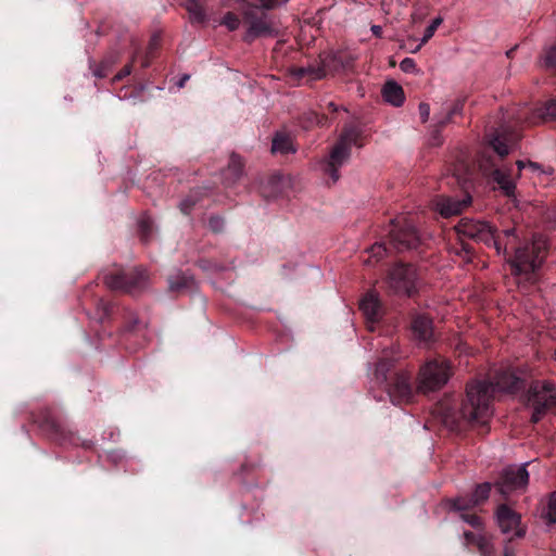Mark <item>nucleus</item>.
Wrapping results in <instances>:
<instances>
[{
    "label": "nucleus",
    "instance_id": "9d476101",
    "mask_svg": "<svg viewBox=\"0 0 556 556\" xmlns=\"http://www.w3.org/2000/svg\"><path fill=\"white\" fill-rule=\"evenodd\" d=\"M384 283L390 294L414 298L419 285L417 268L410 263H397L389 269Z\"/></svg>",
    "mask_w": 556,
    "mask_h": 556
},
{
    "label": "nucleus",
    "instance_id": "e433bc0d",
    "mask_svg": "<svg viewBox=\"0 0 556 556\" xmlns=\"http://www.w3.org/2000/svg\"><path fill=\"white\" fill-rule=\"evenodd\" d=\"M477 548L481 556H494L495 554V548L490 539L486 536L485 539L479 540V546Z\"/></svg>",
    "mask_w": 556,
    "mask_h": 556
},
{
    "label": "nucleus",
    "instance_id": "a878e982",
    "mask_svg": "<svg viewBox=\"0 0 556 556\" xmlns=\"http://www.w3.org/2000/svg\"><path fill=\"white\" fill-rule=\"evenodd\" d=\"M287 185L286 177L282 174L275 173L270 175L268 178V186L270 187V191L265 193V197H278L283 192V189Z\"/></svg>",
    "mask_w": 556,
    "mask_h": 556
},
{
    "label": "nucleus",
    "instance_id": "393cba45",
    "mask_svg": "<svg viewBox=\"0 0 556 556\" xmlns=\"http://www.w3.org/2000/svg\"><path fill=\"white\" fill-rule=\"evenodd\" d=\"M448 505L452 510L460 513L468 511L478 506L471 494L448 500Z\"/></svg>",
    "mask_w": 556,
    "mask_h": 556
},
{
    "label": "nucleus",
    "instance_id": "423d86ee",
    "mask_svg": "<svg viewBox=\"0 0 556 556\" xmlns=\"http://www.w3.org/2000/svg\"><path fill=\"white\" fill-rule=\"evenodd\" d=\"M247 3L244 9L243 23L247 25V31L243 36V40L248 43L253 42L255 39L261 37H275L278 35V30L275 27L268 15L262 11L273 10L282 4H286L289 0H243Z\"/></svg>",
    "mask_w": 556,
    "mask_h": 556
},
{
    "label": "nucleus",
    "instance_id": "7ed1b4c3",
    "mask_svg": "<svg viewBox=\"0 0 556 556\" xmlns=\"http://www.w3.org/2000/svg\"><path fill=\"white\" fill-rule=\"evenodd\" d=\"M422 245L424 242L414 220L410 217L400 216L391 220L388 242L375 243L369 252L379 261L392 252L417 251L421 253Z\"/></svg>",
    "mask_w": 556,
    "mask_h": 556
},
{
    "label": "nucleus",
    "instance_id": "052dcab7",
    "mask_svg": "<svg viewBox=\"0 0 556 556\" xmlns=\"http://www.w3.org/2000/svg\"><path fill=\"white\" fill-rule=\"evenodd\" d=\"M225 267L215 265L216 270H224Z\"/></svg>",
    "mask_w": 556,
    "mask_h": 556
},
{
    "label": "nucleus",
    "instance_id": "2f4dec72",
    "mask_svg": "<svg viewBox=\"0 0 556 556\" xmlns=\"http://www.w3.org/2000/svg\"><path fill=\"white\" fill-rule=\"evenodd\" d=\"M542 65L552 72H556V45L545 50L542 56Z\"/></svg>",
    "mask_w": 556,
    "mask_h": 556
},
{
    "label": "nucleus",
    "instance_id": "ddd939ff",
    "mask_svg": "<svg viewBox=\"0 0 556 556\" xmlns=\"http://www.w3.org/2000/svg\"><path fill=\"white\" fill-rule=\"evenodd\" d=\"M455 230L462 237L483 242L488 247L493 245L500 251V242L495 236V229L486 222L462 218L455 226Z\"/></svg>",
    "mask_w": 556,
    "mask_h": 556
},
{
    "label": "nucleus",
    "instance_id": "72a5a7b5",
    "mask_svg": "<svg viewBox=\"0 0 556 556\" xmlns=\"http://www.w3.org/2000/svg\"><path fill=\"white\" fill-rule=\"evenodd\" d=\"M220 24L226 26L228 28V30L233 31V30H237L239 28L240 20H239V17L235 13L227 12L224 15Z\"/></svg>",
    "mask_w": 556,
    "mask_h": 556
},
{
    "label": "nucleus",
    "instance_id": "f3484780",
    "mask_svg": "<svg viewBox=\"0 0 556 556\" xmlns=\"http://www.w3.org/2000/svg\"><path fill=\"white\" fill-rule=\"evenodd\" d=\"M410 327L419 342L428 344L434 340L433 321L429 316L419 313L414 314Z\"/></svg>",
    "mask_w": 556,
    "mask_h": 556
},
{
    "label": "nucleus",
    "instance_id": "4468645a",
    "mask_svg": "<svg viewBox=\"0 0 556 556\" xmlns=\"http://www.w3.org/2000/svg\"><path fill=\"white\" fill-rule=\"evenodd\" d=\"M354 59L342 51L330 53L321 60L320 66L313 70V78L321 79L328 74L345 73L353 67Z\"/></svg>",
    "mask_w": 556,
    "mask_h": 556
},
{
    "label": "nucleus",
    "instance_id": "473e14b6",
    "mask_svg": "<svg viewBox=\"0 0 556 556\" xmlns=\"http://www.w3.org/2000/svg\"><path fill=\"white\" fill-rule=\"evenodd\" d=\"M460 518L463 521L468 523L475 529H482L483 528V520L480 516L477 514H470L468 511L460 513Z\"/></svg>",
    "mask_w": 556,
    "mask_h": 556
},
{
    "label": "nucleus",
    "instance_id": "13d9d810",
    "mask_svg": "<svg viewBox=\"0 0 556 556\" xmlns=\"http://www.w3.org/2000/svg\"><path fill=\"white\" fill-rule=\"evenodd\" d=\"M515 232H516V230L514 228L505 230L506 237H510V236L516 237Z\"/></svg>",
    "mask_w": 556,
    "mask_h": 556
},
{
    "label": "nucleus",
    "instance_id": "680f3d73",
    "mask_svg": "<svg viewBox=\"0 0 556 556\" xmlns=\"http://www.w3.org/2000/svg\"><path fill=\"white\" fill-rule=\"evenodd\" d=\"M528 165H529L530 167H533V168H535V167H536V164H534V163H532V162H529V163H528Z\"/></svg>",
    "mask_w": 556,
    "mask_h": 556
},
{
    "label": "nucleus",
    "instance_id": "3c124183",
    "mask_svg": "<svg viewBox=\"0 0 556 556\" xmlns=\"http://www.w3.org/2000/svg\"><path fill=\"white\" fill-rule=\"evenodd\" d=\"M371 31L372 34L376 36V37H381L382 36V27L379 26V25H372L371 26Z\"/></svg>",
    "mask_w": 556,
    "mask_h": 556
},
{
    "label": "nucleus",
    "instance_id": "f03ea898",
    "mask_svg": "<svg viewBox=\"0 0 556 556\" xmlns=\"http://www.w3.org/2000/svg\"><path fill=\"white\" fill-rule=\"evenodd\" d=\"M526 388V381L509 370L496 374L495 381L473 380L467 383L465 397L459 403L454 395L440 400L433 414L442 424L459 430L462 422L485 428L492 415V401L497 392L517 393Z\"/></svg>",
    "mask_w": 556,
    "mask_h": 556
},
{
    "label": "nucleus",
    "instance_id": "4d7b16f0",
    "mask_svg": "<svg viewBox=\"0 0 556 556\" xmlns=\"http://www.w3.org/2000/svg\"><path fill=\"white\" fill-rule=\"evenodd\" d=\"M516 50H517V46H516V47H514V48H511V49H509V50L506 52L507 58H509V59H510V58H513V56H514V54H515V52H516Z\"/></svg>",
    "mask_w": 556,
    "mask_h": 556
},
{
    "label": "nucleus",
    "instance_id": "6e6d98bb",
    "mask_svg": "<svg viewBox=\"0 0 556 556\" xmlns=\"http://www.w3.org/2000/svg\"><path fill=\"white\" fill-rule=\"evenodd\" d=\"M188 79H189V75H184V76L180 78V80H179V83H178V86H179L180 88H181V87H184V86H185V84H186V81H187Z\"/></svg>",
    "mask_w": 556,
    "mask_h": 556
},
{
    "label": "nucleus",
    "instance_id": "aec40b11",
    "mask_svg": "<svg viewBox=\"0 0 556 556\" xmlns=\"http://www.w3.org/2000/svg\"><path fill=\"white\" fill-rule=\"evenodd\" d=\"M329 119H330L329 116L326 115L325 113L318 114L314 111H308V112H304L299 117V125L303 129L308 130V129L314 128L315 126H320V127L327 126L329 123Z\"/></svg>",
    "mask_w": 556,
    "mask_h": 556
},
{
    "label": "nucleus",
    "instance_id": "b1692460",
    "mask_svg": "<svg viewBox=\"0 0 556 556\" xmlns=\"http://www.w3.org/2000/svg\"><path fill=\"white\" fill-rule=\"evenodd\" d=\"M193 278L182 273H177L168 278V286L172 291H181L192 286Z\"/></svg>",
    "mask_w": 556,
    "mask_h": 556
},
{
    "label": "nucleus",
    "instance_id": "ea45409f",
    "mask_svg": "<svg viewBox=\"0 0 556 556\" xmlns=\"http://www.w3.org/2000/svg\"><path fill=\"white\" fill-rule=\"evenodd\" d=\"M443 128L444 127H440L439 121H438L433 130L431 131L430 141H429L431 146L439 147L442 144L443 140H442L441 131Z\"/></svg>",
    "mask_w": 556,
    "mask_h": 556
},
{
    "label": "nucleus",
    "instance_id": "39448f33",
    "mask_svg": "<svg viewBox=\"0 0 556 556\" xmlns=\"http://www.w3.org/2000/svg\"><path fill=\"white\" fill-rule=\"evenodd\" d=\"M547 255V243L542 236H533L530 242L516 248L509 264L511 275L519 280L533 285L536 282V271Z\"/></svg>",
    "mask_w": 556,
    "mask_h": 556
},
{
    "label": "nucleus",
    "instance_id": "09e8293b",
    "mask_svg": "<svg viewBox=\"0 0 556 556\" xmlns=\"http://www.w3.org/2000/svg\"><path fill=\"white\" fill-rule=\"evenodd\" d=\"M153 59H154V56H153V55H151V54H149V53H147V52H146V54L143 55V58H142V60H141V66H142L143 68L149 67V66L151 65V62H152V60H153Z\"/></svg>",
    "mask_w": 556,
    "mask_h": 556
},
{
    "label": "nucleus",
    "instance_id": "a211bd4d",
    "mask_svg": "<svg viewBox=\"0 0 556 556\" xmlns=\"http://www.w3.org/2000/svg\"><path fill=\"white\" fill-rule=\"evenodd\" d=\"M359 308L366 318L371 323L378 321L381 317V303L379 299L372 293H367L359 303Z\"/></svg>",
    "mask_w": 556,
    "mask_h": 556
},
{
    "label": "nucleus",
    "instance_id": "6ab92c4d",
    "mask_svg": "<svg viewBox=\"0 0 556 556\" xmlns=\"http://www.w3.org/2000/svg\"><path fill=\"white\" fill-rule=\"evenodd\" d=\"M383 100L393 106H401L404 103V90L400 84L389 80L382 87Z\"/></svg>",
    "mask_w": 556,
    "mask_h": 556
},
{
    "label": "nucleus",
    "instance_id": "7c9ffc66",
    "mask_svg": "<svg viewBox=\"0 0 556 556\" xmlns=\"http://www.w3.org/2000/svg\"><path fill=\"white\" fill-rule=\"evenodd\" d=\"M200 190L197 189V190H192L190 192V194H188L180 203H179V208L181 211V213L188 215L192 208L194 207V205L197 204V202L199 201L200 199Z\"/></svg>",
    "mask_w": 556,
    "mask_h": 556
},
{
    "label": "nucleus",
    "instance_id": "37998d69",
    "mask_svg": "<svg viewBox=\"0 0 556 556\" xmlns=\"http://www.w3.org/2000/svg\"><path fill=\"white\" fill-rule=\"evenodd\" d=\"M98 307L102 311L101 319L109 318L113 313V304L104 300H100Z\"/></svg>",
    "mask_w": 556,
    "mask_h": 556
},
{
    "label": "nucleus",
    "instance_id": "603ef678",
    "mask_svg": "<svg viewBox=\"0 0 556 556\" xmlns=\"http://www.w3.org/2000/svg\"><path fill=\"white\" fill-rule=\"evenodd\" d=\"M516 165H517V173H516V176H519V175H520L521 169L526 167V163H525L523 161H517V162H516Z\"/></svg>",
    "mask_w": 556,
    "mask_h": 556
},
{
    "label": "nucleus",
    "instance_id": "de8ad7c7",
    "mask_svg": "<svg viewBox=\"0 0 556 556\" xmlns=\"http://www.w3.org/2000/svg\"><path fill=\"white\" fill-rule=\"evenodd\" d=\"M157 48H159V39L156 37H152L149 42L147 53L155 56V51L157 50Z\"/></svg>",
    "mask_w": 556,
    "mask_h": 556
},
{
    "label": "nucleus",
    "instance_id": "bb28decb",
    "mask_svg": "<svg viewBox=\"0 0 556 556\" xmlns=\"http://www.w3.org/2000/svg\"><path fill=\"white\" fill-rule=\"evenodd\" d=\"M541 516L547 525L556 522V491L549 494L547 505L543 507Z\"/></svg>",
    "mask_w": 556,
    "mask_h": 556
},
{
    "label": "nucleus",
    "instance_id": "a19ab883",
    "mask_svg": "<svg viewBox=\"0 0 556 556\" xmlns=\"http://www.w3.org/2000/svg\"><path fill=\"white\" fill-rule=\"evenodd\" d=\"M400 68L404 72V73H414L417 71V64L415 62L414 59L412 58H405L404 60H402V62L400 63Z\"/></svg>",
    "mask_w": 556,
    "mask_h": 556
},
{
    "label": "nucleus",
    "instance_id": "0eeeda50",
    "mask_svg": "<svg viewBox=\"0 0 556 556\" xmlns=\"http://www.w3.org/2000/svg\"><path fill=\"white\" fill-rule=\"evenodd\" d=\"M364 130L358 122H351L343 126L341 134L330 151L329 159L324 163L323 169L332 182L340 178L339 169L351 156L352 146H364Z\"/></svg>",
    "mask_w": 556,
    "mask_h": 556
},
{
    "label": "nucleus",
    "instance_id": "4c0bfd02",
    "mask_svg": "<svg viewBox=\"0 0 556 556\" xmlns=\"http://www.w3.org/2000/svg\"><path fill=\"white\" fill-rule=\"evenodd\" d=\"M443 20L442 17H435L429 26L425 29L424 37H422V43H426L435 33L438 27L442 24Z\"/></svg>",
    "mask_w": 556,
    "mask_h": 556
},
{
    "label": "nucleus",
    "instance_id": "2eb2a0df",
    "mask_svg": "<svg viewBox=\"0 0 556 556\" xmlns=\"http://www.w3.org/2000/svg\"><path fill=\"white\" fill-rule=\"evenodd\" d=\"M526 466L527 464L519 467L510 466L502 471L498 490L503 495L527 486L529 482V473Z\"/></svg>",
    "mask_w": 556,
    "mask_h": 556
},
{
    "label": "nucleus",
    "instance_id": "f704fd0d",
    "mask_svg": "<svg viewBox=\"0 0 556 556\" xmlns=\"http://www.w3.org/2000/svg\"><path fill=\"white\" fill-rule=\"evenodd\" d=\"M540 116L544 121L556 118V99L545 103V105L541 109Z\"/></svg>",
    "mask_w": 556,
    "mask_h": 556
},
{
    "label": "nucleus",
    "instance_id": "cd10ccee",
    "mask_svg": "<svg viewBox=\"0 0 556 556\" xmlns=\"http://www.w3.org/2000/svg\"><path fill=\"white\" fill-rule=\"evenodd\" d=\"M139 236L143 243H148L153 232V220L143 215L138 222Z\"/></svg>",
    "mask_w": 556,
    "mask_h": 556
},
{
    "label": "nucleus",
    "instance_id": "6e6552de",
    "mask_svg": "<svg viewBox=\"0 0 556 556\" xmlns=\"http://www.w3.org/2000/svg\"><path fill=\"white\" fill-rule=\"evenodd\" d=\"M33 421L50 441L59 445L81 446L86 450L93 447L92 441L83 440L70 430L64 419L51 408H42L34 414Z\"/></svg>",
    "mask_w": 556,
    "mask_h": 556
},
{
    "label": "nucleus",
    "instance_id": "20e7f679",
    "mask_svg": "<svg viewBox=\"0 0 556 556\" xmlns=\"http://www.w3.org/2000/svg\"><path fill=\"white\" fill-rule=\"evenodd\" d=\"M394 362L395 358L384 351L374 375L376 382L383 387L391 402L401 405L408 403L414 396L412 376L405 370H393Z\"/></svg>",
    "mask_w": 556,
    "mask_h": 556
},
{
    "label": "nucleus",
    "instance_id": "a18cd8bd",
    "mask_svg": "<svg viewBox=\"0 0 556 556\" xmlns=\"http://www.w3.org/2000/svg\"><path fill=\"white\" fill-rule=\"evenodd\" d=\"M418 109H419V115H420L421 122L426 123L428 121V118H429V115H430V106H429V104L421 102L419 104Z\"/></svg>",
    "mask_w": 556,
    "mask_h": 556
},
{
    "label": "nucleus",
    "instance_id": "49530a36",
    "mask_svg": "<svg viewBox=\"0 0 556 556\" xmlns=\"http://www.w3.org/2000/svg\"><path fill=\"white\" fill-rule=\"evenodd\" d=\"M132 65L126 64L114 77V80H122L126 76L130 75Z\"/></svg>",
    "mask_w": 556,
    "mask_h": 556
},
{
    "label": "nucleus",
    "instance_id": "dca6fc26",
    "mask_svg": "<svg viewBox=\"0 0 556 556\" xmlns=\"http://www.w3.org/2000/svg\"><path fill=\"white\" fill-rule=\"evenodd\" d=\"M497 525L503 533L514 532L513 538H523L526 530L520 527L521 516L506 504H501L495 510Z\"/></svg>",
    "mask_w": 556,
    "mask_h": 556
},
{
    "label": "nucleus",
    "instance_id": "c85d7f7f",
    "mask_svg": "<svg viewBox=\"0 0 556 556\" xmlns=\"http://www.w3.org/2000/svg\"><path fill=\"white\" fill-rule=\"evenodd\" d=\"M465 99H457L446 112V115L439 119L440 127H445L450 124L455 115L463 112Z\"/></svg>",
    "mask_w": 556,
    "mask_h": 556
},
{
    "label": "nucleus",
    "instance_id": "412c9836",
    "mask_svg": "<svg viewBox=\"0 0 556 556\" xmlns=\"http://www.w3.org/2000/svg\"><path fill=\"white\" fill-rule=\"evenodd\" d=\"M271 152L280 154H289L295 152L292 138L285 132H277L273 139Z\"/></svg>",
    "mask_w": 556,
    "mask_h": 556
},
{
    "label": "nucleus",
    "instance_id": "58836bf2",
    "mask_svg": "<svg viewBox=\"0 0 556 556\" xmlns=\"http://www.w3.org/2000/svg\"><path fill=\"white\" fill-rule=\"evenodd\" d=\"M224 225H225L224 218H222L218 215H213L208 218L207 226H208L210 230H212L215 233L222 232L224 229Z\"/></svg>",
    "mask_w": 556,
    "mask_h": 556
},
{
    "label": "nucleus",
    "instance_id": "1a4fd4ad",
    "mask_svg": "<svg viewBox=\"0 0 556 556\" xmlns=\"http://www.w3.org/2000/svg\"><path fill=\"white\" fill-rule=\"evenodd\" d=\"M526 404L532 409V424H538L547 414L556 413V384L548 380L532 381L526 394Z\"/></svg>",
    "mask_w": 556,
    "mask_h": 556
},
{
    "label": "nucleus",
    "instance_id": "4be33fe9",
    "mask_svg": "<svg viewBox=\"0 0 556 556\" xmlns=\"http://www.w3.org/2000/svg\"><path fill=\"white\" fill-rule=\"evenodd\" d=\"M184 7L189 13L191 23L204 24L207 21L205 8L200 0H186Z\"/></svg>",
    "mask_w": 556,
    "mask_h": 556
},
{
    "label": "nucleus",
    "instance_id": "5fc2aeb1",
    "mask_svg": "<svg viewBox=\"0 0 556 556\" xmlns=\"http://www.w3.org/2000/svg\"><path fill=\"white\" fill-rule=\"evenodd\" d=\"M503 556H515V554H514V551L510 547L505 546L504 555Z\"/></svg>",
    "mask_w": 556,
    "mask_h": 556
},
{
    "label": "nucleus",
    "instance_id": "864d4df0",
    "mask_svg": "<svg viewBox=\"0 0 556 556\" xmlns=\"http://www.w3.org/2000/svg\"><path fill=\"white\" fill-rule=\"evenodd\" d=\"M462 249L467 254H470L472 252V248L468 243H462Z\"/></svg>",
    "mask_w": 556,
    "mask_h": 556
},
{
    "label": "nucleus",
    "instance_id": "8fccbe9b",
    "mask_svg": "<svg viewBox=\"0 0 556 556\" xmlns=\"http://www.w3.org/2000/svg\"><path fill=\"white\" fill-rule=\"evenodd\" d=\"M327 110H328L329 113L336 114L340 110V108L336 103L329 102L327 104Z\"/></svg>",
    "mask_w": 556,
    "mask_h": 556
},
{
    "label": "nucleus",
    "instance_id": "79ce46f5",
    "mask_svg": "<svg viewBox=\"0 0 556 556\" xmlns=\"http://www.w3.org/2000/svg\"><path fill=\"white\" fill-rule=\"evenodd\" d=\"M464 538H465V541H466V544L467 545H476L477 547L479 546V540L480 539H485V535L483 534H476L471 531H465L464 532Z\"/></svg>",
    "mask_w": 556,
    "mask_h": 556
},
{
    "label": "nucleus",
    "instance_id": "f257e3e1",
    "mask_svg": "<svg viewBox=\"0 0 556 556\" xmlns=\"http://www.w3.org/2000/svg\"><path fill=\"white\" fill-rule=\"evenodd\" d=\"M520 140L517 131L506 126H501L489 135V147L480 151L475 161L460 153L452 167L451 179L457 184L463 191V198L452 195H438L433 199L432 205L443 218H450L462 214L471 204L470 190L477 177V172L488 177L500 189L504 195H515L516 184L513 166L500 165L503 160L514 150Z\"/></svg>",
    "mask_w": 556,
    "mask_h": 556
},
{
    "label": "nucleus",
    "instance_id": "9b49d317",
    "mask_svg": "<svg viewBox=\"0 0 556 556\" xmlns=\"http://www.w3.org/2000/svg\"><path fill=\"white\" fill-rule=\"evenodd\" d=\"M451 362L444 357L427 361L419 369L417 390L427 394L442 389L452 376Z\"/></svg>",
    "mask_w": 556,
    "mask_h": 556
},
{
    "label": "nucleus",
    "instance_id": "bf43d9fd",
    "mask_svg": "<svg viewBox=\"0 0 556 556\" xmlns=\"http://www.w3.org/2000/svg\"><path fill=\"white\" fill-rule=\"evenodd\" d=\"M207 263H208V262H207V261H204V260L200 261V265H201L202 267H206V264H207Z\"/></svg>",
    "mask_w": 556,
    "mask_h": 556
},
{
    "label": "nucleus",
    "instance_id": "5701e85b",
    "mask_svg": "<svg viewBox=\"0 0 556 556\" xmlns=\"http://www.w3.org/2000/svg\"><path fill=\"white\" fill-rule=\"evenodd\" d=\"M243 167L242 159L238 154L232 153L226 170V179L229 180V184H233L240 179L243 174Z\"/></svg>",
    "mask_w": 556,
    "mask_h": 556
},
{
    "label": "nucleus",
    "instance_id": "f8f14e48",
    "mask_svg": "<svg viewBox=\"0 0 556 556\" xmlns=\"http://www.w3.org/2000/svg\"><path fill=\"white\" fill-rule=\"evenodd\" d=\"M148 282V273L143 268L119 269L104 276V283L114 291L135 294L143 290Z\"/></svg>",
    "mask_w": 556,
    "mask_h": 556
},
{
    "label": "nucleus",
    "instance_id": "c756f323",
    "mask_svg": "<svg viewBox=\"0 0 556 556\" xmlns=\"http://www.w3.org/2000/svg\"><path fill=\"white\" fill-rule=\"evenodd\" d=\"M492 485L489 482L478 484L471 493L475 502L479 505L483 504L490 496Z\"/></svg>",
    "mask_w": 556,
    "mask_h": 556
},
{
    "label": "nucleus",
    "instance_id": "c9c22d12",
    "mask_svg": "<svg viewBox=\"0 0 556 556\" xmlns=\"http://www.w3.org/2000/svg\"><path fill=\"white\" fill-rule=\"evenodd\" d=\"M92 70V73L98 78H104L109 75L111 71V64L108 61H102L99 64H93L90 66Z\"/></svg>",
    "mask_w": 556,
    "mask_h": 556
},
{
    "label": "nucleus",
    "instance_id": "c03bdc74",
    "mask_svg": "<svg viewBox=\"0 0 556 556\" xmlns=\"http://www.w3.org/2000/svg\"><path fill=\"white\" fill-rule=\"evenodd\" d=\"M140 321L135 315H130L126 325L125 329L128 333H132L139 330Z\"/></svg>",
    "mask_w": 556,
    "mask_h": 556
}]
</instances>
